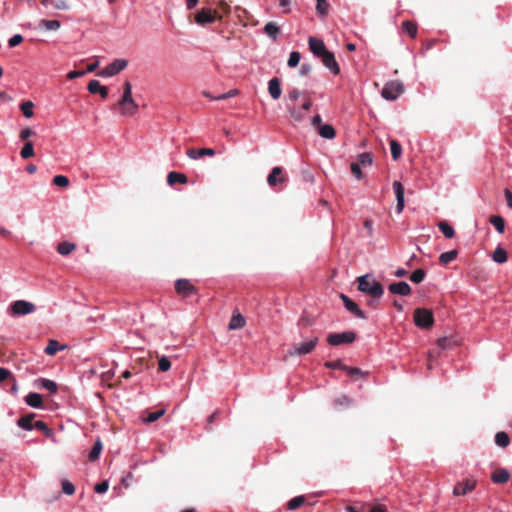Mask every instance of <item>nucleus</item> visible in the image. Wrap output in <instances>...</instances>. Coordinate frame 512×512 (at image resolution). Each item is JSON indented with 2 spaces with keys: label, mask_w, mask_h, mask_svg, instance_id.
Returning <instances> with one entry per match:
<instances>
[{
  "label": "nucleus",
  "mask_w": 512,
  "mask_h": 512,
  "mask_svg": "<svg viewBox=\"0 0 512 512\" xmlns=\"http://www.w3.org/2000/svg\"><path fill=\"white\" fill-rule=\"evenodd\" d=\"M358 290L373 298L381 299L384 294V288L380 282L371 274H365L358 277Z\"/></svg>",
  "instance_id": "obj_1"
},
{
  "label": "nucleus",
  "mask_w": 512,
  "mask_h": 512,
  "mask_svg": "<svg viewBox=\"0 0 512 512\" xmlns=\"http://www.w3.org/2000/svg\"><path fill=\"white\" fill-rule=\"evenodd\" d=\"M118 104L122 107L121 114L124 116H133L138 111L139 106L133 99L132 85L129 81H125L123 84V95Z\"/></svg>",
  "instance_id": "obj_2"
},
{
  "label": "nucleus",
  "mask_w": 512,
  "mask_h": 512,
  "mask_svg": "<svg viewBox=\"0 0 512 512\" xmlns=\"http://www.w3.org/2000/svg\"><path fill=\"white\" fill-rule=\"evenodd\" d=\"M35 310L36 306L32 302L16 300L9 305L7 312L12 317H20L32 314Z\"/></svg>",
  "instance_id": "obj_3"
},
{
  "label": "nucleus",
  "mask_w": 512,
  "mask_h": 512,
  "mask_svg": "<svg viewBox=\"0 0 512 512\" xmlns=\"http://www.w3.org/2000/svg\"><path fill=\"white\" fill-rule=\"evenodd\" d=\"M319 342L317 336L311 337L299 344L293 345L287 352V356H302L311 353Z\"/></svg>",
  "instance_id": "obj_4"
},
{
  "label": "nucleus",
  "mask_w": 512,
  "mask_h": 512,
  "mask_svg": "<svg viewBox=\"0 0 512 512\" xmlns=\"http://www.w3.org/2000/svg\"><path fill=\"white\" fill-rule=\"evenodd\" d=\"M404 91V86L400 81L387 82L382 91L381 96L388 101L396 100Z\"/></svg>",
  "instance_id": "obj_5"
},
{
  "label": "nucleus",
  "mask_w": 512,
  "mask_h": 512,
  "mask_svg": "<svg viewBox=\"0 0 512 512\" xmlns=\"http://www.w3.org/2000/svg\"><path fill=\"white\" fill-rule=\"evenodd\" d=\"M127 65L128 61L126 59L118 58L100 70L97 75L100 77H113L124 70Z\"/></svg>",
  "instance_id": "obj_6"
},
{
  "label": "nucleus",
  "mask_w": 512,
  "mask_h": 512,
  "mask_svg": "<svg viewBox=\"0 0 512 512\" xmlns=\"http://www.w3.org/2000/svg\"><path fill=\"white\" fill-rule=\"evenodd\" d=\"M414 322L416 326L428 329L433 324V314L427 309L417 308L414 312Z\"/></svg>",
  "instance_id": "obj_7"
},
{
  "label": "nucleus",
  "mask_w": 512,
  "mask_h": 512,
  "mask_svg": "<svg viewBox=\"0 0 512 512\" xmlns=\"http://www.w3.org/2000/svg\"><path fill=\"white\" fill-rule=\"evenodd\" d=\"M356 339V334L352 331L342 333H332L328 336L327 341L332 346H338L344 343H352Z\"/></svg>",
  "instance_id": "obj_8"
},
{
  "label": "nucleus",
  "mask_w": 512,
  "mask_h": 512,
  "mask_svg": "<svg viewBox=\"0 0 512 512\" xmlns=\"http://www.w3.org/2000/svg\"><path fill=\"white\" fill-rule=\"evenodd\" d=\"M175 290L183 297H189L196 293V288L188 279L182 278L175 281Z\"/></svg>",
  "instance_id": "obj_9"
},
{
  "label": "nucleus",
  "mask_w": 512,
  "mask_h": 512,
  "mask_svg": "<svg viewBox=\"0 0 512 512\" xmlns=\"http://www.w3.org/2000/svg\"><path fill=\"white\" fill-rule=\"evenodd\" d=\"M287 181V176L284 174L283 169L279 166L272 168L267 177V183L270 187H275Z\"/></svg>",
  "instance_id": "obj_10"
},
{
  "label": "nucleus",
  "mask_w": 512,
  "mask_h": 512,
  "mask_svg": "<svg viewBox=\"0 0 512 512\" xmlns=\"http://www.w3.org/2000/svg\"><path fill=\"white\" fill-rule=\"evenodd\" d=\"M340 299L342 300L344 307L349 312H351L353 315H355L357 318H360V319H366L367 318L366 314L347 295L340 294Z\"/></svg>",
  "instance_id": "obj_11"
},
{
  "label": "nucleus",
  "mask_w": 512,
  "mask_h": 512,
  "mask_svg": "<svg viewBox=\"0 0 512 512\" xmlns=\"http://www.w3.org/2000/svg\"><path fill=\"white\" fill-rule=\"evenodd\" d=\"M388 290L392 294L400 295V296H409L412 293V289L410 285L405 281L391 283L388 286Z\"/></svg>",
  "instance_id": "obj_12"
},
{
  "label": "nucleus",
  "mask_w": 512,
  "mask_h": 512,
  "mask_svg": "<svg viewBox=\"0 0 512 512\" xmlns=\"http://www.w3.org/2000/svg\"><path fill=\"white\" fill-rule=\"evenodd\" d=\"M308 45H309L311 52L317 57H322L325 53L328 52V50L325 47L324 42L315 37H310L308 39Z\"/></svg>",
  "instance_id": "obj_13"
},
{
  "label": "nucleus",
  "mask_w": 512,
  "mask_h": 512,
  "mask_svg": "<svg viewBox=\"0 0 512 512\" xmlns=\"http://www.w3.org/2000/svg\"><path fill=\"white\" fill-rule=\"evenodd\" d=\"M476 487V480L467 479L464 483H457L453 488V495H465L473 491Z\"/></svg>",
  "instance_id": "obj_14"
},
{
  "label": "nucleus",
  "mask_w": 512,
  "mask_h": 512,
  "mask_svg": "<svg viewBox=\"0 0 512 512\" xmlns=\"http://www.w3.org/2000/svg\"><path fill=\"white\" fill-rule=\"evenodd\" d=\"M321 58H322L323 65L327 69H329L331 73H333L334 75H337L340 73L339 65H338L333 53L328 51Z\"/></svg>",
  "instance_id": "obj_15"
},
{
  "label": "nucleus",
  "mask_w": 512,
  "mask_h": 512,
  "mask_svg": "<svg viewBox=\"0 0 512 512\" xmlns=\"http://www.w3.org/2000/svg\"><path fill=\"white\" fill-rule=\"evenodd\" d=\"M215 150L212 148H201V149H188L186 155L193 160L202 158L203 156H214Z\"/></svg>",
  "instance_id": "obj_16"
},
{
  "label": "nucleus",
  "mask_w": 512,
  "mask_h": 512,
  "mask_svg": "<svg viewBox=\"0 0 512 512\" xmlns=\"http://www.w3.org/2000/svg\"><path fill=\"white\" fill-rule=\"evenodd\" d=\"M215 16L210 9H201L195 16V21L200 25L214 22Z\"/></svg>",
  "instance_id": "obj_17"
},
{
  "label": "nucleus",
  "mask_w": 512,
  "mask_h": 512,
  "mask_svg": "<svg viewBox=\"0 0 512 512\" xmlns=\"http://www.w3.org/2000/svg\"><path fill=\"white\" fill-rule=\"evenodd\" d=\"M88 91L92 94L99 93L103 99L108 97V89L102 86L98 80H91L88 83Z\"/></svg>",
  "instance_id": "obj_18"
},
{
  "label": "nucleus",
  "mask_w": 512,
  "mask_h": 512,
  "mask_svg": "<svg viewBox=\"0 0 512 512\" xmlns=\"http://www.w3.org/2000/svg\"><path fill=\"white\" fill-rule=\"evenodd\" d=\"M268 91H269L270 96L274 100H277V99L280 98V96H281V85H280V81H279L278 78L274 77V78L269 80V82H268Z\"/></svg>",
  "instance_id": "obj_19"
},
{
  "label": "nucleus",
  "mask_w": 512,
  "mask_h": 512,
  "mask_svg": "<svg viewBox=\"0 0 512 512\" xmlns=\"http://www.w3.org/2000/svg\"><path fill=\"white\" fill-rule=\"evenodd\" d=\"M34 417H35L34 413H30L28 415L22 416L21 418H19L17 420V425L23 430L31 431V430H33V426H34V423L32 422Z\"/></svg>",
  "instance_id": "obj_20"
},
{
  "label": "nucleus",
  "mask_w": 512,
  "mask_h": 512,
  "mask_svg": "<svg viewBox=\"0 0 512 512\" xmlns=\"http://www.w3.org/2000/svg\"><path fill=\"white\" fill-rule=\"evenodd\" d=\"M25 402L32 408H41L42 407V396L35 392H30L25 397Z\"/></svg>",
  "instance_id": "obj_21"
},
{
  "label": "nucleus",
  "mask_w": 512,
  "mask_h": 512,
  "mask_svg": "<svg viewBox=\"0 0 512 512\" xmlns=\"http://www.w3.org/2000/svg\"><path fill=\"white\" fill-rule=\"evenodd\" d=\"M510 474L506 469H498L491 476V479L496 484H502L509 480Z\"/></svg>",
  "instance_id": "obj_22"
},
{
  "label": "nucleus",
  "mask_w": 512,
  "mask_h": 512,
  "mask_svg": "<svg viewBox=\"0 0 512 512\" xmlns=\"http://www.w3.org/2000/svg\"><path fill=\"white\" fill-rule=\"evenodd\" d=\"M167 183L173 185L175 183L185 184L187 183V177L183 173L172 171L167 176Z\"/></svg>",
  "instance_id": "obj_23"
},
{
  "label": "nucleus",
  "mask_w": 512,
  "mask_h": 512,
  "mask_svg": "<svg viewBox=\"0 0 512 512\" xmlns=\"http://www.w3.org/2000/svg\"><path fill=\"white\" fill-rule=\"evenodd\" d=\"M318 133L324 139H333L336 135L335 129L329 124L320 126L318 128Z\"/></svg>",
  "instance_id": "obj_24"
},
{
  "label": "nucleus",
  "mask_w": 512,
  "mask_h": 512,
  "mask_svg": "<svg viewBox=\"0 0 512 512\" xmlns=\"http://www.w3.org/2000/svg\"><path fill=\"white\" fill-rule=\"evenodd\" d=\"M76 248V245L72 242H68V241H63L61 243L58 244L57 246V252L60 254V255H63V256H67L69 255L72 251H74Z\"/></svg>",
  "instance_id": "obj_25"
},
{
  "label": "nucleus",
  "mask_w": 512,
  "mask_h": 512,
  "mask_svg": "<svg viewBox=\"0 0 512 512\" xmlns=\"http://www.w3.org/2000/svg\"><path fill=\"white\" fill-rule=\"evenodd\" d=\"M65 348L66 345H60L57 340L51 339L44 351L47 355H54L57 351L64 350Z\"/></svg>",
  "instance_id": "obj_26"
},
{
  "label": "nucleus",
  "mask_w": 512,
  "mask_h": 512,
  "mask_svg": "<svg viewBox=\"0 0 512 512\" xmlns=\"http://www.w3.org/2000/svg\"><path fill=\"white\" fill-rule=\"evenodd\" d=\"M37 382L40 384L41 388L48 390L50 393L57 392L58 385L55 381L46 378H40L37 380Z\"/></svg>",
  "instance_id": "obj_27"
},
{
  "label": "nucleus",
  "mask_w": 512,
  "mask_h": 512,
  "mask_svg": "<svg viewBox=\"0 0 512 512\" xmlns=\"http://www.w3.org/2000/svg\"><path fill=\"white\" fill-rule=\"evenodd\" d=\"M264 32L270 37L272 38L273 40H276L278 38V35H279V27L278 25L275 23V22H268L265 26H264Z\"/></svg>",
  "instance_id": "obj_28"
},
{
  "label": "nucleus",
  "mask_w": 512,
  "mask_h": 512,
  "mask_svg": "<svg viewBox=\"0 0 512 512\" xmlns=\"http://www.w3.org/2000/svg\"><path fill=\"white\" fill-rule=\"evenodd\" d=\"M437 227L443 233V235L448 239L452 238L455 234L454 228L446 221H440L437 224Z\"/></svg>",
  "instance_id": "obj_29"
},
{
  "label": "nucleus",
  "mask_w": 512,
  "mask_h": 512,
  "mask_svg": "<svg viewBox=\"0 0 512 512\" xmlns=\"http://www.w3.org/2000/svg\"><path fill=\"white\" fill-rule=\"evenodd\" d=\"M489 222L495 227L498 233H503L505 229L504 219L499 215H492Z\"/></svg>",
  "instance_id": "obj_30"
},
{
  "label": "nucleus",
  "mask_w": 512,
  "mask_h": 512,
  "mask_svg": "<svg viewBox=\"0 0 512 512\" xmlns=\"http://www.w3.org/2000/svg\"><path fill=\"white\" fill-rule=\"evenodd\" d=\"M44 6L52 5L57 10H67L69 8L66 0H41Z\"/></svg>",
  "instance_id": "obj_31"
},
{
  "label": "nucleus",
  "mask_w": 512,
  "mask_h": 512,
  "mask_svg": "<svg viewBox=\"0 0 512 512\" xmlns=\"http://www.w3.org/2000/svg\"><path fill=\"white\" fill-rule=\"evenodd\" d=\"M245 325V319L242 315H233L229 322V329L236 330L240 329Z\"/></svg>",
  "instance_id": "obj_32"
},
{
  "label": "nucleus",
  "mask_w": 512,
  "mask_h": 512,
  "mask_svg": "<svg viewBox=\"0 0 512 512\" xmlns=\"http://www.w3.org/2000/svg\"><path fill=\"white\" fill-rule=\"evenodd\" d=\"M102 447L101 440L97 439L88 455L90 461H96L99 458Z\"/></svg>",
  "instance_id": "obj_33"
},
{
  "label": "nucleus",
  "mask_w": 512,
  "mask_h": 512,
  "mask_svg": "<svg viewBox=\"0 0 512 512\" xmlns=\"http://www.w3.org/2000/svg\"><path fill=\"white\" fill-rule=\"evenodd\" d=\"M39 27L44 28L46 30L56 31L61 27V24L58 20H41L39 22Z\"/></svg>",
  "instance_id": "obj_34"
},
{
  "label": "nucleus",
  "mask_w": 512,
  "mask_h": 512,
  "mask_svg": "<svg viewBox=\"0 0 512 512\" xmlns=\"http://www.w3.org/2000/svg\"><path fill=\"white\" fill-rule=\"evenodd\" d=\"M457 251L456 250H450V251H447V252H444L442 253L440 256H439V261L442 263V264H448L450 262H452L453 260L456 259L457 257Z\"/></svg>",
  "instance_id": "obj_35"
},
{
  "label": "nucleus",
  "mask_w": 512,
  "mask_h": 512,
  "mask_svg": "<svg viewBox=\"0 0 512 512\" xmlns=\"http://www.w3.org/2000/svg\"><path fill=\"white\" fill-rule=\"evenodd\" d=\"M304 502H305V496H303V495L296 496L288 502L287 509L295 510V509L299 508L301 505H303Z\"/></svg>",
  "instance_id": "obj_36"
},
{
  "label": "nucleus",
  "mask_w": 512,
  "mask_h": 512,
  "mask_svg": "<svg viewBox=\"0 0 512 512\" xmlns=\"http://www.w3.org/2000/svg\"><path fill=\"white\" fill-rule=\"evenodd\" d=\"M426 277V272L424 269H416L411 275H410V280L415 283V284H419L421 283Z\"/></svg>",
  "instance_id": "obj_37"
},
{
  "label": "nucleus",
  "mask_w": 512,
  "mask_h": 512,
  "mask_svg": "<svg viewBox=\"0 0 512 512\" xmlns=\"http://www.w3.org/2000/svg\"><path fill=\"white\" fill-rule=\"evenodd\" d=\"M20 155L23 159H28L34 155V149L32 142L28 141L24 144L20 151Z\"/></svg>",
  "instance_id": "obj_38"
},
{
  "label": "nucleus",
  "mask_w": 512,
  "mask_h": 512,
  "mask_svg": "<svg viewBox=\"0 0 512 512\" xmlns=\"http://www.w3.org/2000/svg\"><path fill=\"white\" fill-rule=\"evenodd\" d=\"M328 10H329V3L327 0H317L316 11L320 16H322V17L327 16Z\"/></svg>",
  "instance_id": "obj_39"
},
{
  "label": "nucleus",
  "mask_w": 512,
  "mask_h": 512,
  "mask_svg": "<svg viewBox=\"0 0 512 512\" xmlns=\"http://www.w3.org/2000/svg\"><path fill=\"white\" fill-rule=\"evenodd\" d=\"M495 443L500 447H506L509 444V436L505 432H497L495 435Z\"/></svg>",
  "instance_id": "obj_40"
},
{
  "label": "nucleus",
  "mask_w": 512,
  "mask_h": 512,
  "mask_svg": "<svg viewBox=\"0 0 512 512\" xmlns=\"http://www.w3.org/2000/svg\"><path fill=\"white\" fill-rule=\"evenodd\" d=\"M493 260L499 264L506 262L507 261L506 251L502 248H497L493 253Z\"/></svg>",
  "instance_id": "obj_41"
},
{
  "label": "nucleus",
  "mask_w": 512,
  "mask_h": 512,
  "mask_svg": "<svg viewBox=\"0 0 512 512\" xmlns=\"http://www.w3.org/2000/svg\"><path fill=\"white\" fill-rule=\"evenodd\" d=\"M402 29L411 37H415L417 34L416 24H414L410 21H404L402 24Z\"/></svg>",
  "instance_id": "obj_42"
},
{
  "label": "nucleus",
  "mask_w": 512,
  "mask_h": 512,
  "mask_svg": "<svg viewBox=\"0 0 512 512\" xmlns=\"http://www.w3.org/2000/svg\"><path fill=\"white\" fill-rule=\"evenodd\" d=\"M390 150H391L392 158L394 160H397L402 153L401 145L396 140L390 141Z\"/></svg>",
  "instance_id": "obj_43"
},
{
  "label": "nucleus",
  "mask_w": 512,
  "mask_h": 512,
  "mask_svg": "<svg viewBox=\"0 0 512 512\" xmlns=\"http://www.w3.org/2000/svg\"><path fill=\"white\" fill-rule=\"evenodd\" d=\"M33 107L34 104L31 101H26L21 104V111L26 118H31L33 116Z\"/></svg>",
  "instance_id": "obj_44"
},
{
  "label": "nucleus",
  "mask_w": 512,
  "mask_h": 512,
  "mask_svg": "<svg viewBox=\"0 0 512 512\" xmlns=\"http://www.w3.org/2000/svg\"><path fill=\"white\" fill-rule=\"evenodd\" d=\"M300 59H301L300 53L298 51H292L289 55L287 65L290 68H294L299 64Z\"/></svg>",
  "instance_id": "obj_45"
},
{
  "label": "nucleus",
  "mask_w": 512,
  "mask_h": 512,
  "mask_svg": "<svg viewBox=\"0 0 512 512\" xmlns=\"http://www.w3.org/2000/svg\"><path fill=\"white\" fill-rule=\"evenodd\" d=\"M53 184L60 188H67L69 185V179L64 175H56L53 178Z\"/></svg>",
  "instance_id": "obj_46"
},
{
  "label": "nucleus",
  "mask_w": 512,
  "mask_h": 512,
  "mask_svg": "<svg viewBox=\"0 0 512 512\" xmlns=\"http://www.w3.org/2000/svg\"><path fill=\"white\" fill-rule=\"evenodd\" d=\"M351 405L352 399H350L347 395H341L340 397L334 400V406L350 407Z\"/></svg>",
  "instance_id": "obj_47"
},
{
  "label": "nucleus",
  "mask_w": 512,
  "mask_h": 512,
  "mask_svg": "<svg viewBox=\"0 0 512 512\" xmlns=\"http://www.w3.org/2000/svg\"><path fill=\"white\" fill-rule=\"evenodd\" d=\"M33 429H37V430L42 431L46 436H51L52 435V430L50 428H48L46 423L41 421V420H38V421L34 422Z\"/></svg>",
  "instance_id": "obj_48"
},
{
  "label": "nucleus",
  "mask_w": 512,
  "mask_h": 512,
  "mask_svg": "<svg viewBox=\"0 0 512 512\" xmlns=\"http://www.w3.org/2000/svg\"><path fill=\"white\" fill-rule=\"evenodd\" d=\"M288 112L295 121L300 122L304 118V114L298 111L295 107L287 105Z\"/></svg>",
  "instance_id": "obj_49"
},
{
  "label": "nucleus",
  "mask_w": 512,
  "mask_h": 512,
  "mask_svg": "<svg viewBox=\"0 0 512 512\" xmlns=\"http://www.w3.org/2000/svg\"><path fill=\"white\" fill-rule=\"evenodd\" d=\"M62 491L67 495H72L75 492V486L69 480H62Z\"/></svg>",
  "instance_id": "obj_50"
},
{
  "label": "nucleus",
  "mask_w": 512,
  "mask_h": 512,
  "mask_svg": "<svg viewBox=\"0 0 512 512\" xmlns=\"http://www.w3.org/2000/svg\"><path fill=\"white\" fill-rule=\"evenodd\" d=\"M158 367H159V370L162 371V372L168 371L171 368V362L168 359V357L162 356L159 359Z\"/></svg>",
  "instance_id": "obj_51"
},
{
  "label": "nucleus",
  "mask_w": 512,
  "mask_h": 512,
  "mask_svg": "<svg viewBox=\"0 0 512 512\" xmlns=\"http://www.w3.org/2000/svg\"><path fill=\"white\" fill-rule=\"evenodd\" d=\"M325 366L330 369H348V366L344 365L340 360L326 362Z\"/></svg>",
  "instance_id": "obj_52"
},
{
  "label": "nucleus",
  "mask_w": 512,
  "mask_h": 512,
  "mask_svg": "<svg viewBox=\"0 0 512 512\" xmlns=\"http://www.w3.org/2000/svg\"><path fill=\"white\" fill-rule=\"evenodd\" d=\"M358 160L363 166H369L372 164V155L370 153H362L359 155Z\"/></svg>",
  "instance_id": "obj_53"
},
{
  "label": "nucleus",
  "mask_w": 512,
  "mask_h": 512,
  "mask_svg": "<svg viewBox=\"0 0 512 512\" xmlns=\"http://www.w3.org/2000/svg\"><path fill=\"white\" fill-rule=\"evenodd\" d=\"M404 195L405 194H396L397 204L395 211L397 214H400L404 209Z\"/></svg>",
  "instance_id": "obj_54"
},
{
  "label": "nucleus",
  "mask_w": 512,
  "mask_h": 512,
  "mask_svg": "<svg viewBox=\"0 0 512 512\" xmlns=\"http://www.w3.org/2000/svg\"><path fill=\"white\" fill-rule=\"evenodd\" d=\"M22 41H23L22 35L15 34L9 39L8 45H9V47H15V46L19 45Z\"/></svg>",
  "instance_id": "obj_55"
},
{
  "label": "nucleus",
  "mask_w": 512,
  "mask_h": 512,
  "mask_svg": "<svg viewBox=\"0 0 512 512\" xmlns=\"http://www.w3.org/2000/svg\"><path fill=\"white\" fill-rule=\"evenodd\" d=\"M344 371H346L348 373V375H350L351 377H363L364 376V372L362 370H360L359 368L348 367V369H345Z\"/></svg>",
  "instance_id": "obj_56"
},
{
  "label": "nucleus",
  "mask_w": 512,
  "mask_h": 512,
  "mask_svg": "<svg viewBox=\"0 0 512 512\" xmlns=\"http://www.w3.org/2000/svg\"><path fill=\"white\" fill-rule=\"evenodd\" d=\"M109 488L108 481H102L101 483H98L95 485L94 489L97 493L102 494L105 493Z\"/></svg>",
  "instance_id": "obj_57"
},
{
  "label": "nucleus",
  "mask_w": 512,
  "mask_h": 512,
  "mask_svg": "<svg viewBox=\"0 0 512 512\" xmlns=\"http://www.w3.org/2000/svg\"><path fill=\"white\" fill-rule=\"evenodd\" d=\"M163 414H164V410L149 413L148 416L146 417V422L152 423V422L156 421L157 419H159Z\"/></svg>",
  "instance_id": "obj_58"
},
{
  "label": "nucleus",
  "mask_w": 512,
  "mask_h": 512,
  "mask_svg": "<svg viewBox=\"0 0 512 512\" xmlns=\"http://www.w3.org/2000/svg\"><path fill=\"white\" fill-rule=\"evenodd\" d=\"M34 134H35V132L31 128H25V129L21 130L19 136L22 140H27L29 137L33 136Z\"/></svg>",
  "instance_id": "obj_59"
},
{
  "label": "nucleus",
  "mask_w": 512,
  "mask_h": 512,
  "mask_svg": "<svg viewBox=\"0 0 512 512\" xmlns=\"http://www.w3.org/2000/svg\"><path fill=\"white\" fill-rule=\"evenodd\" d=\"M351 171L353 173V175L357 178V179H360L361 178V169H360V165L359 163H352L351 164Z\"/></svg>",
  "instance_id": "obj_60"
},
{
  "label": "nucleus",
  "mask_w": 512,
  "mask_h": 512,
  "mask_svg": "<svg viewBox=\"0 0 512 512\" xmlns=\"http://www.w3.org/2000/svg\"><path fill=\"white\" fill-rule=\"evenodd\" d=\"M86 74L85 71H70L68 74H67V77L68 79L70 80H73V79H76V78H79V77H82Z\"/></svg>",
  "instance_id": "obj_61"
},
{
  "label": "nucleus",
  "mask_w": 512,
  "mask_h": 512,
  "mask_svg": "<svg viewBox=\"0 0 512 512\" xmlns=\"http://www.w3.org/2000/svg\"><path fill=\"white\" fill-rule=\"evenodd\" d=\"M310 71H311V65L308 63H303L299 70L300 75H302V76L309 74Z\"/></svg>",
  "instance_id": "obj_62"
},
{
  "label": "nucleus",
  "mask_w": 512,
  "mask_h": 512,
  "mask_svg": "<svg viewBox=\"0 0 512 512\" xmlns=\"http://www.w3.org/2000/svg\"><path fill=\"white\" fill-rule=\"evenodd\" d=\"M10 376L11 372L8 369L0 367V382L8 379Z\"/></svg>",
  "instance_id": "obj_63"
},
{
  "label": "nucleus",
  "mask_w": 512,
  "mask_h": 512,
  "mask_svg": "<svg viewBox=\"0 0 512 512\" xmlns=\"http://www.w3.org/2000/svg\"><path fill=\"white\" fill-rule=\"evenodd\" d=\"M300 91L298 89H293L289 92L288 97L292 101H296L300 97Z\"/></svg>",
  "instance_id": "obj_64"
}]
</instances>
